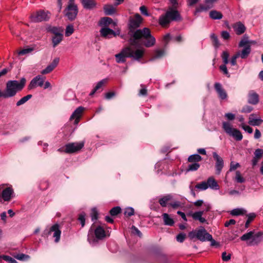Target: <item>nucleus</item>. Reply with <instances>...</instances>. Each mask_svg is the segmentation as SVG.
<instances>
[{
	"label": "nucleus",
	"mask_w": 263,
	"mask_h": 263,
	"mask_svg": "<svg viewBox=\"0 0 263 263\" xmlns=\"http://www.w3.org/2000/svg\"><path fill=\"white\" fill-rule=\"evenodd\" d=\"M15 258L20 260H24L29 258L28 255H25L24 254H17Z\"/></svg>",
	"instance_id": "61"
},
{
	"label": "nucleus",
	"mask_w": 263,
	"mask_h": 263,
	"mask_svg": "<svg viewBox=\"0 0 263 263\" xmlns=\"http://www.w3.org/2000/svg\"><path fill=\"white\" fill-rule=\"evenodd\" d=\"M171 40V36L170 33H167L163 37V41L165 43V46H166L170 41Z\"/></svg>",
	"instance_id": "63"
},
{
	"label": "nucleus",
	"mask_w": 263,
	"mask_h": 263,
	"mask_svg": "<svg viewBox=\"0 0 263 263\" xmlns=\"http://www.w3.org/2000/svg\"><path fill=\"white\" fill-rule=\"evenodd\" d=\"M235 180L238 183H242L245 181V179L241 175L240 172L238 171L236 172Z\"/></svg>",
	"instance_id": "50"
},
{
	"label": "nucleus",
	"mask_w": 263,
	"mask_h": 263,
	"mask_svg": "<svg viewBox=\"0 0 263 263\" xmlns=\"http://www.w3.org/2000/svg\"><path fill=\"white\" fill-rule=\"evenodd\" d=\"M60 59L59 58L54 59L53 61L47 67L41 71L42 74H45L52 71L58 65Z\"/></svg>",
	"instance_id": "19"
},
{
	"label": "nucleus",
	"mask_w": 263,
	"mask_h": 263,
	"mask_svg": "<svg viewBox=\"0 0 263 263\" xmlns=\"http://www.w3.org/2000/svg\"><path fill=\"white\" fill-rule=\"evenodd\" d=\"M84 110V108L82 106L78 107L71 115L70 119L72 120L76 119L75 124H77L79 122V119L81 116L82 112Z\"/></svg>",
	"instance_id": "24"
},
{
	"label": "nucleus",
	"mask_w": 263,
	"mask_h": 263,
	"mask_svg": "<svg viewBox=\"0 0 263 263\" xmlns=\"http://www.w3.org/2000/svg\"><path fill=\"white\" fill-rule=\"evenodd\" d=\"M200 167V164L198 163H193L188 165L187 171H197Z\"/></svg>",
	"instance_id": "46"
},
{
	"label": "nucleus",
	"mask_w": 263,
	"mask_h": 263,
	"mask_svg": "<svg viewBox=\"0 0 263 263\" xmlns=\"http://www.w3.org/2000/svg\"><path fill=\"white\" fill-rule=\"evenodd\" d=\"M164 224L166 226H172L174 224V221L173 218H171L170 215L167 213H164L162 215Z\"/></svg>",
	"instance_id": "34"
},
{
	"label": "nucleus",
	"mask_w": 263,
	"mask_h": 263,
	"mask_svg": "<svg viewBox=\"0 0 263 263\" xmlns=\"http://www.w3.org/2000/svg\"><path fill=\"white\" fill-rule=\"evenodd\" d=\"M210 17L213 20H220L222 18V14L217 10H212L209 13Z\"/></svg>",
	"instance_id": "35"
},
{
	"label": "nucleus",
	"mask_w": 263,
	"mask_h": 263,
	"mask_svg": "<svg viewBox=\"0 0 263 263\" xmlns=\"http://www.w3.org/2000/svg\"><path fill=\"white\" fill-rule=\"evenodd\" d=\"M229 53L227 51H224L222 52L221 54V58L222 59L223 64L220 65L219 67L220 71H222L223 73L227 76L228 77H230L226 66V65L229 63Z\"/></svg>",
	"instance_id": "13"
},
{
	"label": "nucleus",
	"mask_w": 263,
	"mask_h": 263,
	"mask_svg": "<svg viewBox=\"0 0 263 263\" xmlns=\"http://www.w3.org/2000/svg\"><path fill=\"white\" fill-rule=\"evenodd\" d=\"M173 199V196L171 194H167L164 196L159 200V203L162 207H166L167 203Z\"/></svg>",
	"instance_id": "30"
},
{
	"label": "nucleus",
	"mask_w": 263,
	"mask_h": 263,
	"mask_svg": "<svg viewBox=\"0 0 263 263\" xmlns=\"http://www.w3.org/2000/svg\"><path fill=\"white\" fill-rule=\"evenodd\" d=\"M214 88L218 93L219 98L221 100L226 99L228 96L225 90L222 88L221 84L219 83H215Z\"/></svg>",
	"instance_id": "17"
},
{
	"label": "nucleus",
	"mask_w": 263,
	"mask_h": 263,
	"mask_svg": "<svg viewBox=\"0 0 263 263\" xmlns=\"http://www.w3.org/2000/svg\"><path fill=\"white\" fill-rule=\"evenodd\" d=\"M241 127L243 128V130H245L249 134H251L253 132V129L250 126L246 125L244 123L241 124Z\"/></svg>",
	"instance_id": "59"
},
{
	"label": "nucleus",
	"mask_w": 263,
	"mask_h": 263,
	"mask_svg": "<svg viewBox=\"0 0 263 263\" xmlns=\"http://www.w3.org/2000/svg\"><path fill=\"white\" fill-rule=\"evenodd\" d=\"M13 190L11 187H5L4 184L0 185V202H8L12 198Z\"/></svg>",
	"instance_id": "8"
},
{
	"label": "nucleus",
	"mask_w": 263,
	"mask_h": 263,
	"mask_svg": "<svg viewBox=\"0 0 263 263\" xmlns=\"http://www.w3.org/2000/svg\"><path fill=\"white\" fill-rule=\"evenodd\" d=\"M254 156L252 160V164L253 166L257 165L259 159L262 157L263 154V150L260 148L256 149L254 152Z\"/></svg>",
	"instance_id": "25"
},
{
	"label": "nucleus",
	"mask_w": 263,
	"mask_h": 263,
	"mask_svg": "<svg viewBox=\"0 0 263 263\" xmlns=\"http://www.w3.org/2000/svg\"><path fill=\"white\" fill-rule=\"evenodd\" d=\"M197 238L200 241H204L212 240V236L211 234L208 233L204 228H202L197 231Z\"/></svg>",
	"instance_id": "16"
},
{
	"label": "nucleus",
	"mask_w": 263,
	"mask_h": 263,
	"mask_svg": "<svg viewBox=\"0 0 263 263\" xmlns=\"http://www.w3.org/2000/svg\"><path fill=\"white\" fill-rule=\"evenodd\" d=\"M232 27L237 35H240L246 31L245 25L240 22H238L233 24Z\"/></svg>",
	"instance_id": "21"
},
{
	"label": "nucleus",
	"mask_w": 263,
	"mask_h": 263,
	"mask_svg": "<svg viewBox=\"0 0 263 263\" xmlns=\"http://www.w3.org/2000/svg\"><path fill=\"white\" fill-rule=\"evenodd\" d=\"M85 214L84 213L80 214L79 216L78 219L80 221L82 227H83L85 226Z\"/></svg>",
	"instance_id": "55"
},
{
	"label": "nucleus",
	"mask_w": 263,
	"mask_h": 263,
	"mask_svg": "<svg viewBox=\"0 0 263 263\" xmlns=\"http://www.w3.org/2000/svg\"><path fill=\"white\" fill-rule=\"evenodd\" d=\"M131 56L129 52V47L123 49L121 51L115 55L116 62L118 63H124L126 61V58Z\"/></svg>",
	"instance_id": "12"
},
{
	"label": "nucleus",
	"mask_w": 263,
	"mask_h": 263,
	"mask_svg": "<svg viewBox=\"0 0 263 263\" xmlns=\"http://www.w3.org/2000/svg\"><path fill=\"white\" fill-rule=\"evenodd\" d=\"M213 157L216 161V173L219 175L221 173V171L224 166V162L223 159L215 152H213Z\"/></svg>",
	"instance_id": "15"
},
{
	"label": "nucleus",
	"mask_w": 263,
	"mask_h": 263,
	"mask_svg": "<svg viewBox=\"0 0 263 263\" xmlns=\"http://www.w3.org/2000/svg\"><path fill=\"white\" fill-rule=\"evenodd\" d=\"M100 32L101 35L105 38H110L112 36H116L117 34H119L117 33L113 30L107 27H104L101 28Z\"/></svg>",
	"instance_id": "18"
},
{
	"label": "nucleus",
	"mask_w": 263,
	"mask_h": 263,
	"mask_svg": "<svg viewBox=\"0 0 263 263\" xmlns=\"http://www.w3.org/2000/svg\"><path fill=\"white\" fill-rule=\"evenodd\" d=\"M33 50V48H28L26 49H24L22 50H20L18 52V54L19 55H24L27 53H29Z\"/></svg>",
	"instance_id": "54"
},
{
	"label": "nucleus",
	"mask_w": 263,
	"mask_h": 263,
	"mask_svg": "<svg viewBox=\"0 0 263 263\" xmlns=\"http://www.w3.org/2000/svg\"><path fill=\"white\" fill-rule=\"evenodd\" d=\"M116 6L111 5H106L104 6L103 9L106 15H111L116 13Z\"/></svg>",
	"instance_id": "28"
},
{
	"label": "nucleus",
	"mask_w": 263,
	"mask_h": 263,
	"mask_svg": "<svg viewBox=\"0 0 263 263\" xmlns=\"http://www.w3.org/2000/svg\"><path fill=\"white\" fill-rule=\"evenodd\" d=\"M204 211H200L195 212L191 214V216L193 219L195 220H199L201 223H204L206 222V219L202 217Z\"/></svg>",
	"instance_id": "27"
},
{
	"label": "nucleus",
	"mask_w": 263,
	"mask_h": 263,
	"mask_svg": "<svg viewBox=\"0 0 263 263\" xmlns=\"http://www.w3.org/2000/svg\"><path fill=\"white\" fill-rule=\"evenodd\" d=\"M206 182L208 183V188L215 190L219 189V186L213 177H209Z\"/></svg>",
	"instance_id": "26"
},
{
	"label": "nucleus",
	"mask_w": 263,
	"mask_h": 263,
	"mask_svg": "<svg viewBox=\"0 0 263 263\" xmlns=\"http://www.w3.org/2000/svg\"><path fill=\"white\" fill-rule=\"evenodd\" d=\"M45 78L38 75L34 78L28 85V89L31 90L38 86L42 87L44 84Z\"/></svg>",
	"instance_id": "14"
},
{
	"label": "nucleus",
	"mask_w": 263,
	"mask_h": 263,
	"mask_svg": "<svg viewBox=\"0 0 263 263\" xmlns=\"http://www.w3.org/2000/svg\"><path fill=\"white\" fill-rule=\"evenodd\" d=\"M65 11V15L67 18L70 21H73L77 16L78 13V7L73 2H69Z\"/></svg>",
	"instance_id": "9"
},
{
	"label": "nucleus",
	"mask_w": 263,
	"mask_h": 263,
	"mask_svg": "<svg viewBox=\"0 0 263 263\" xmlns=\"http://www.w3.org/2000/svg\"><path fill=\"white\" fill-rule=\"evenodd\" d=\"M254 116V114H253L250 115L248 123L252 126L260 125L263 122V120L260 118L254 119L252 118Z\"/></svg>",
	"instance_id": "32"
},
{
	"label": "nucleus",
	"mask_w": 263,
	"mask_h": 263,
	"mask_svg": "<svg viewBox=\"0 0 263 263\" xmlns=\"http://www.w3.org/2000/svg\"><path fill=\"white\" fill-rule=\"evenodd\" d=\"M181 20H182V18L179 12L170 7L165 14L159 17L158 23L162 27H165L172 21H179Z\"/></svg>",
	"instance_id": "3"
},
{
	"label": "nucleus",
	"mask_w": 263,
	"mask_h": 263,
	"mask_svg": "<svg viewBox=\"0 0 263 263\" xmlns=\"http://www.w3.org/2000/svg\"><path fill=\"white\" fill-rule=\"evenodd\" d=\"M53 232V237L55 238L54 241L57 243L59 242L61 237V231L59 229V225L57 223L53 224L49 231H44V235H49Z\"/></svg>",
	"instance_id": "11"
},
{
	"label": "nucleus",
	"mask_w": 263,
	"mask_h": 263,
	"mask_svg": "<svg viewBox=\"0 0 263 263\" xmlns=\"http://www.w3.org/2000/svg\"><path fill=\"white\" fill-rule=\"evenodd\" d=\"M2 259L8 261L9 263H17L14 259L9 256L3 255V256H2Z\"/></svg>",
	"instance_id": "52"
},
{
	"label": "nucleus",
	"mask_w": 263,
	"mask_h": 263,
	"mask_svg": "<svg viewBox=\"0 0 263 263\" xmlns=\"http://www.w3.org/2000/svg\"><path fill=\"white\" fill-rule=\"evenodd\" d=\"M84 146V141L70 143L65 145L64 152L67 154L74 153L80 151Z\"/></svg>",
	"instance_id": "10"
},
{
	"label": "nucleus",
	"mask_w": 263,
	"mask_h": 263,
	"mask_svg": "<svg viewBox=\"0 0 263 263\" xmlns=\"http://www.w3.org/2000/svg\"><path fill=\"white\" fill-rule=\"evenodd\" d=\"M249 103L253 105L257 104L259 102V96L256 92L253 91H251L248 94V100Z\"/></svg>",
	"instance_id": "22"
},
{
	"label": "nucleus",
	"mask_w": 263,
	"mask_h": 263,
	"mask_svg": "<svg viewBox=\"0 0 263 263\" xmlns=\"http://www.w3.org/2000/svg\"><path fill=\"white\" fill-rule=\"evenodd\" d=\"M98 213L96 208H93L91 213V217L92 220H97L98 219Z\"/></svg>",
	"instance_id": "56"
},
{
	"label": "nucleus",
	"mask_w": 263,
	"mask_h": 263,
	"mask_svg": "<svg viewBox=\"0 0 263 263\" xmlns=\"http://www.w3.org/2000/svg\"><path fill=\"white\" fill-rule=\"evenodd\" d=\"M210 36L215 47L216 48H218L220 44L217 36L214 33L211 34Z\"/></svg>",
	"instance_id": "48"
},
{
	"label": "nucleus",
	"mask_w": 263,
	"mask_h": 263,
	"mask_svg": "<svg viewBox=\"0 0 263 263\" xmlns=\"http://www.w3.org/2000/svg\"><path fill=\"white\" fill-rule=\"evenodd\" d=\"M169 204L174 209L180 208L182 206L181 203L179 201H175L173 202L170 203Z\"/></svg>",
	"instance_id": "53"
},
{
	"label": "nucleus",
	"mask_w": 263,
	"mask_h": 263,
	"mask_svg": "<svg viewBox=\"0 0 263 263\" xmlns=\"http://www.w3.org/2000/svg\"><path fill=\"white\" fill-rule=\"evenodd\" d=\"M211 8V6L209 7L205 3V4H200L198 7L196 8L195 11L194 12L195 15H197V13L203 12L207 11L209 9Z\"/></svg>",
	"instance_id": "36"
},
{
	"label": "nucleus",
	"mask_w": 263,
	"mask_h": 263,
	"mask_svg": "<svg viewBox=\"0 0 263 263\" xmlns=\"http://www.w3.org/2000/svg\"><path fill=\"white\" fill-rule=\"evenodd\" d=\"M32 97V96L31 95H28L26 96L23 97L16 102V105L17 106H19L25 104L27 101L30 99Z\"/></svg>",
	"instance_id": "40"
},
{
	"label": "nucleus",
	"mask_w": 263,
	"mask_h": 263,
	"mask_svg": "<svg viewBox=\"0 0 263 263\" xmlns=\"http://www.w3.org/2000/svg\"><path fill=\"white\" fill-rule=\"evenodd\" d=\"M50 31L51 33L54 34V35L62 34L61 32V30L59 28L55 27H53L52 28H51Z\"/></svg>",
	"instance_id": "57"
},
{
	"label": "nucleus",
	"mask_w": 263,
	"mask_h": 263,
	"mask_svg": "<svg viewBox=\"0 0 263 263\" xmlns=\"http://www.w3.org/2000/svg\"><path fill=\"white\" fill-rule=\"evenodd\" d=\"M112 23V18L108 17H103L100 21L101 26H108Z\"/></svg>",
	"instance_id": "41"
},
{
	"label": "nucleus",
	"mask_w": 263,
	"mask_h": 263,
	"mask_svg": "<svg viewBox=\"0 0 263 263\" xmlns=\"http://www.w3.org/2000/svg\"><path fill=\"white\" fill-rule=\"evenodd\" d=\"M143 21V18L141 15L137 13L133 17H130L128 23V29L130 34L135 31L139 29Z\"/></svg>",
	"instance_id": "6"
},
{
	"label": "nucleus",
	"mask_w": 263,
	"mask_h": 263,
	"mask_svg": "<svg viewBox=\"0 0 263 263\" xmlns=\"http://www.w3.org/2000/svg\"><path fill=\"white\" fill-rule=\"evenodd\" d=\"M164 54V51L163 50H156L155 51V54L154 56L151 59V61H153L155 60L156 59H158L162 56H163Z\"/></svg>",
	"instance_id": "45"
},
{
	"label": "nucleus",
	"mask_w": 263,
	"mask_h": 263,
	"mask_svg": "<svg viewBox=\"0 0 263 263\" xmlns=\"http://www.w3.org/2000/svg\"><path fill=\"white\" fill-rule=\"evenodd\" d=\"M248 219L245 223V228H247L249 227V226L250 222L255 218L256 217V214L254 213H250L247 215Z\"/></svg>",
	"instance_id": "44"
},
{
	"label": "nucleus",
	"mask_w": 263,
	"mask_h": 263,
	"mask_svg": "<svg viewBox=\"0 0 263 263\" xmlns=\"http://www.w3.org/2000/svg\"><path fill=\"white\" fill-rule=\"evenodd\" d=\"M250 52L251 47L250 46H248L244 48L242 51L237 52L236 54L238 57H240L241 59H246L249 56Z\"/></svg>",
	"instance_id": "31"
},
{
	"label": "nucleus",
	"mask_w": 263,
	"mask_h": 263,
	"mask_svg": "<svg viewBox=\"0 0 263 263\" xmlns=\"http://www.w3.org/2000/svg\"><path fill=\"white\" fill-rule=\"evenodd\" d=\"M140 10L141 13L142 14H143V15H144L145 16H149V14L148 13L147 9H146L145 6H141L140 7Z\"/></svg>",
	"instance_id": "64"
},
{
	"label": "nucleus",
	"mask_w": 263,
	"mask_h": 263,
	"mask_svg": "<svg viewBox=\"0 0 263 263\" xmlns=\"http://www.w3.org/2000/svg\"><path fill=\"white\" fill-rule=\"evenodd\" d=\"M134 42H141L146 47L153 46L156 43V39L152 35L151 30L147 27L139 29L130 34Z\"/></svg>",
	"instance_id": "1"
},
{
	"label": "nucleus",
	"mask_w": 263,
	"mask_h": 263,
	"mask_svg": "<svg viewBox=\"0 0 263 263\" xmlns=\"http://www.w3.org/2000/svg\"><path fill=\"white\" fill-rule=\"evenodd\" d=\"M63 40V34L54 35L52 38L53 47H55Z\"/></svg>",
	"instance_id": "37"
},
{
	"label": "nucleus",
	"mask_w": 263,
	"mask_h": 263,
	"mask_svg": "<svg viewBox=\"0 0 263 263\" xmlns=\"http://www.w3.org/2000/svg\"><path fill=\"white\" fill-rule=\"evenodd\" d=\"M253 110V107L249 106V105H246L243 107V108L241 109V112L243 113H249L251 112Z\"/></svg>",
	"instance_id": "60"
},
{
	"label": "nucleus",
	"mask_w": 263,
	"mask_h": 263,
	"mask_svg": "<svg viewBox=\"0 0 263 263\" xmlns=\"http://www.w3.org/2000/svg\"><path fill=\"white\" fill-rule=\"evenodd\" d=\"M124 214L128 217H130L134 214V209L133 208H127L125 209Z\"/></svg>",
	"instance_id": "51"
},
{
	"label": "nucleus",
	"mask_w": 263,
	"mask_h": 263,
	"mask_svg": "<svg viewBox=\"0 0 263 263\" xmlns=\"http://www.w3.org/2000/svg\"><path fill=\"white\" fill-rule=\"evenodd\" d=\"M253 43L254 42L253 41H249L248 40V37L245 35L243 36L242 39L239 42V46L243 47L244 48H246L248 46L251 47V44Z\"/></svg>",
	"instance_id": "33"
},
{
	"label": "nucleus",
	"mask_w": 263,
	"mask_h": 263,
	"mask_svg": "<svg viewBox=\"0 0 263 263\" xmlns=\"http://www.w3.org/2000/svg\"><path fill=\"white\" fill-rule=\"evenodd\" d=\"M74 32L73 26L72 25H69L66 28L65 36H69Z\"/></svg>",
	"instance_id": "47"
},
{
	"label": "nucleus",
	"mask_w": 263,
	"mask_h": 263,
	"mask_svg": "<svg viewBox=\"0 0 263 263\" xmlns=\"http://www.w3.org/2000/svg\"><path fill=\"white\" fill-rule=\"evenodd\" d=\"M129 52L131 56H129V58H132L136 60H139L143 57L144 51L142 49H137L136 50L134 51L130 47H129Z\"/></svg>",
	"instance_id": "23"
},
{
	"label": "nucleus",
	"mask_w": 263,
	"mask_h": 263,
	"mask_svg": "<svg viewBox=\"0 0 263 263\" xmlns=\"http://www.w3.org/2000/svg\"><path fill=\"white\" fill-rule=\"evenodd\" d=\"M95 234L96 238L98 239H102L106 235L104 229L101 226H98L95 230Z\"/></svg>",
	"instance_id": "29"
},
{
	"label": "nucleus",
	"mask_w": 263,
	"mask_h": 263,
	"mask_svg": "<svg viewBox=\"0 0 263 263\" xmlns=\"http://www.w3.org/2000/svg\"><path fill=\"white\" fill-rule=\"evenodd\" d=\"M26 80L22 78L20 81L17 80H10L6 83L5 92L7 98L14 97L17 92L21 91L24 87Z\"/></svg>",
	"instance_id": "2"
},
{
	"label": "nucleus",
	"mask_w": 263,
	"mask_h": 263,
	"mask_svg": "<svg viewBox=\"0 0 263 263\" xmlns=\"http://www.w3.org/2000/svg\"><path fill=\"white\" fill-rule=\"evenodd\" d=\"M185 236V234L180 233L176 236V239L178 242H182L184 240Z\"/></svg>",
	"instance_id": "58"
},
{
	"label": "nucleus",
	"mask_w": 263,
	"mask_h": 263,
	"mask_svg": "<svg viewBox=\"0 0 263 263\" xmlns=\"http://www.w3.org/2000/svg\"><path fill=\"white\" fill-rule=\"evenodd\" d=\"M81 3L85 9L92 10L97 8V4L95 0H82Z\"/></svg>",
	"instance_id": "20"
},
{
	"label": "nucleus",
	"mask_w": 263,
	"mask_h": 263,
	"mask_svg": "<svg viewBox=\"0 0 263 263\" xmlns=\"http://www.w3.org/2000/svg\"><path fill=\"white\" fill-rule=\"evenodd\" d=\"M195 188L200 191H204L208 189V183L206 181H202L195 185Z\"/></svg>",
	"instance_id": "42"
},
{
	"label": "nucleus",
	"mask_w": 263,
	"mask_h": 263,
	"mask_svg": "<svg viewBox=\"0 0 263 263\" xmlns=\"http://www.w3.org/2000/svg\"><path fill=\"white\" fill-rule=\"evenodd\" d=\"M132 230L134 234L137 235L140 237L142 236V234L141 232L135 226H133L132 227Z\"/></svg>",
	"instance_id": "62"
},
{
	"label": "nucleus",
	"mask_w": 263,
	"mask_h": 263,
	"mask_svg": "<svg viewBox=\"0 0 263 263\" xmlns=\"http://www.w3.org/2000/svg\"><path fill=\"white\" fill-rule=\"evenodd\" d=\"M106 82V80L103 79L101 81H99L95 86V87L93 88V89L92 90V91L90 93V96H92L95 94V93L99 89L102 88V87L103 86V85Z\"/></svg>",
	"instance_id": "38"
},
{
	"label": "nucleus",
	"mask_w": 263,
	"mask_h": 263,
	"mask_svg": "<svg viewBox=\"0 0 263 263\" xmlns=\"http://www.w3.org/2000/svg\"><path fill=\"white\" fill-rule=\"evenodd\" d=\"M246 212V210L242 209H235L231 211V214L233 216H238L243 215Z\"/></svg>",
	"instance_id": "43"
},
{
	"label": "nucleus",
	"mask_w": 263,
	"mask_h": 263,
	"mask_svg": "<svg viewBox=\"0 0 263 263\" xmlns=\"http://www.w3.org/2000/svg\"><path fill=\"white\" fill-rule=\"evenodd\" d=\"M49 18L50 13L44 10H39L32 13L30 16L31 21L34 23L47 21L49 19Z\"/></svg>",
	"instance_id": "7"
},
{
	"label": "nucleus",
	"mask_w": 263,
	"mask_h": 263,
	"mask_svg": "<svg viewBox=\"0 0 263 263\" xmlns=\"http://www.w3.org/2000/svg\"><path fill=\"white\" fill-rule=\"evenodd\" d=\"M240 239L242 241L250 240L248 243L249 246L257 245L263 241V232H258L255 234L254 231H250L242 235Z\"/></svg>",
	"instance_id": "4"
},
{
	"label": "nucleus",
	"mask_w": 263,
	"mask_h": 263,
	"mask_svg": "<svg viewBox=\"0 0 263 263\" xmlns=\"http://www.w3.org/2000/svg\"><path fill=\"white\" fill-rule=\"evenodd\" d=\"M222 128L228 135L234 138L235 140L239 141L242 139L243 136L241 133L238 129L233 128L230 123L223 122Z\"/></svg>",
	"instance_id": "5"
},
{
	"label": "nucleus",
	"mask_w": 263,
	"mask_h": 263,
	"mask_svg": "<svg viewBox=\"0 0 263 263\" xmlns=\"http://www.w3.org/2000/svg\"><path fill=\"white\" fill-rule=\"evenodd\" d=\"M202 160L201 157L198 154H194L190 156L188 158V161L190 162L197 163Z\"/></svg>",
	"instance_id": "39"
},
{
	"label": "nucleus",
	"mask_w": 263,
	"mask_h": 263,
	"mask_svg": "<svg viewBox=\"0 0 263 263\" xmlns=\"http://www.w3.org/2000/svg\"><path fill=\"white\" fill-rule=\"evenodd\" d=\"M121 212V209L119 206H115L112 208L109 213L111 216H116Z\"/></svg>",
	"instance_id": "49"
}]
</instances>
